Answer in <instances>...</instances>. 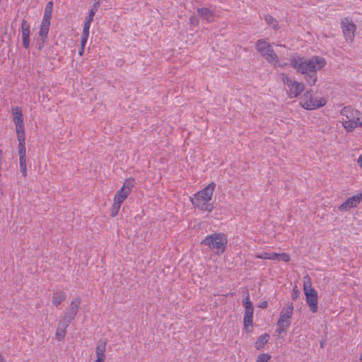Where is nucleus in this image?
<instances>
[{"instance_id": "obj_1", "label": "nucleus", "mask_w": 362, "mask_h": 362, "mask_svg": "<svg viewBox=\"0 0 362 362\" xmlns=\"http://www.w3.org/2000/svg\"><path fill=\"white\" fill-rule=\"evenodd\" d=\"M291 66L304 76V79L310 86L315 85L317 75V71L322 69L327 62L320 56H314L310 59L298 56L291 57L290 59Z\"/></svg>"}, {"instance_id": "obj_2", "label": "nucleus", "mask_w": 362, "mask_h": 362, "mask_svg": "<svg viewBox=\"0 0 362 362\" xmlns=\"http://www.w3.org/2000/svg\"><path fill=\"white\" fill-rule=\"evenodd\" d=\"M227 243V235L222 233L209 235L201 242V245L209 247L217 255H221L225 252Z\"/></svg>"}, {"instance_id": "obj_3", "label": "nucleus", "mask_w": 362, "mask_h": 362, "mask_svg": "<svg viewBox=\"0 0 362 362\" xmlns=\"http://www.w3.org/2000/svg\"><path fill=\"white\" fill-rule=\"evenodd\" d=\"M256 49L258 52L269 62L273 63L274 66L284 67L287 64H281L279 57L272 47L264 40H258L256 42Z\"/></svg>"}, {"instance_id": "obj_4", "label": "nucleus", "mask_w": 362, "mask_h": 362, "mask_svg": "<svg viewBox=\"0 0 362 362\" xmlns=\"http://www.w3.org/2000/svg\"><path fill=\"white\" fill-rule=\"evenodd\" d=\"M293 313V304L288 302L286 306L280 312L279 318L276 322V332L279 334L286 332L291 324V318Z\"/></svg>"}, {"instance_id": "obj_5", "label": "nucleus", "mask_w": 362, "mask_h": 362, "mask_svg": "<svg viewBox=\"0 0 362 362\" xmlns=\"http://www.w3.org/2000/svg\"><path fill=\"white\" fill-rule=\"evenodd\" d=\"M279 78L287 86V95L290 98H294L300 95L305 89V85L302 82H298L289 77L285 73L279 74Z\"/></svg>"}, {"instance_id": "obj_6", "label": "nucleus", "mask_w": 362, "mask_h": 362, "mask_svg": "<svg viewBox=\"0 0 362 362\" xmlns=\"http://www.w3.org/2000/svg\"><path fill=\"white\" fill-rule=\"evenodd\" d=\"M303 289L305 296L306 303L313 313L317 312V293L312 288L311 280L308 275L303 277Z\"/></svg>"}, {"instance_id": "obj_7", "label": "nucleus", "mask_w": 362, "mask_h": 362, "mask_svg": "<svg viewBox=\"0 0 362 362\" xmlns=\"http://www.w3.org/2000/svg\"><path fill=\"white\" fill-rule=\"evenodd\" d=\"M327 100L325 98L317 100L314 98L310 91H307L300 100L301 106L305 110H315L326 105Z\"/></svg>"}, {"instance_id": "obj_8", "label": "nucleus", "mask_w": 362, "mask_h": 362, "mask_svg": "<svg viewBox=\"0 0 362 362\" xmlns=\"http://www.w3.org/2000/svg\"><path fill=\"white\" fill-rule=\"evenodd\" d=\"M341 27L346 40L352 42L354 39L355 32L357 29L356 24L346 18L341 21Z\"/></svg>"}, {"instance_id": "obj_9", "label": "nucleus", "mask_w": 362, "mask_h": 362, "mask_svg": "<svg viewBox=\"0 0 362 362\" xmlns=\"http://www.w3.org/2000/svg\"><path fill=\"white\" fill-rule=\"evenodd\" d=\"M81 303V299L80 297L76 296L74 298L69 305L66 308L63 318L71 322L75 318L80 309Z\"/></svg>"}, {"instance_id": "obj_10", "label": "nucleus", "mask_w": 362, "mask_h": 362, "mask_svg": "<svg viewBox=\"0 0 362 362\" xmlns=\"http://www.w3.org/2000/svg\"><path fill=\"white\" fill-rule=\"evenodd\" d=\"M362 200V192L348 198L341 204L338 209L340 211H347L352 208L356 207Z\"/></svg>"}, {"instance_id": "obj_11", "label": "nucleus", "mask_w": 362, "mask_h": 362, "mask_svg": "<svg viewBox=\"0 0 362 362\" xmlns=\"http://www.w3.org/2000/svg\"><path fill=\"white\" fill-rule=\"evenodd\" d=\"M216 184L211 182L205 188L196 193L193 198H199L204 201H210L211 199Z\"/></svg>"}, {"instance_id": "obj_12", "label": "nucleus", "mask_w": 362, "mask_h": 362, "mask_svg": "<svg viewBox=\"0 0 362 362\" xmlns=\"http://www.w3.org/2000/svg\"><path fill=\"white\" fill-rule=\"evenodd\" d=\"M71 322L62 317L57 324L55 337L58 341H63L66 334V329Z\"/></svg>"}, {"instance_id": "obj_13", "label": "nucleus", "mask_w": 362, "mask_h": 362, "mask_svg": "<svg viewBox=\"0 0 362 362\" xmlns=\"http://www.w3.org/2000/svg\"><path fill=\"white\" fill-rule=\"evenodd\" d=\"M22 30V41L24 48L28 49L30 47V24L25 21L23 20L21 23Z\"/></svg>"}, {"instance_id": "obj_14", "label": "nucleus", "mask_w": 362, "mask_h": 362, "mask_svg": "<svg viewBox=\"0 0 362 362\" xmlns=\"http://www.w3.org/2000/svg\"><path fill=\"white\" fill-rule=\"evenodd\" d=\"M191 202L195 207L202 211L211 212L214 209L213 204L209 203V201H204L199 198H191Z\"/></svg>"}, {"instance_id": "obj_15", "label": "nucleus", "mask_w": 362, "mask_h": 362, "mask_svg": "<svg viewBox=\"0 0 362 362\" xmlns=\"http://www.w3.org/2000/svg\"><path fill=\"white\" fill-rule=\"evenodd\" d=\"M107 341L104 339H100L95 348V354L97 358L96 360H100L102 361H105V350H106Z\"/></svg>"}, {"instance_id": "obj_16", "label": "nucleus", "mask_w": 362, "mask_h": 362, "mask_svg": "<svg viewBox=\"0 0 362 362\" xmlns=\"http://www.w3.org/2000/svg\"><path fill=\"white\" fill-rule=\"evenodd\" d=\"M341 123L346 132H351L356 127H360L359 124H361V121L358 117H354L349 119H343Z\"/></svg>"}, {"instance_id": "obj_17", "label": "nucleus", "mask_w": 362, "mask_h": 362, "mask_svg": "<svg viewBox=\"0 0 362 362\" xmlns=\"http://www.w3.org/2000/svg\"><path fill=\"white\" fill-rule=\"evenodd\" d=\"M197 14L199 17L202 19L206 20V21L211 23L214 20V12L208 8H198Z\"/></svg>"}, {"instance_id": "obj_18", "label": "nucleus", "mask_w": 362, "mask_h": 362, "mask_svg": "<svg viewBox=\"0 0 362 362\" xmlns=\"http://www.w3.org/2000/svg\"><path fill=\"white\" fill-rule=\"evenodd\" d=\"M253 313H254V312H249V313H245V315H244V319H243L244 329L247 333H250L252 331Z\"/></svg>"}, {"instance_id": "obj_19", "label": "nucleus", "mask_w": 362, "mask_h": 362, "mask_svg": "<svg viewBox=\"0 0 362 362\" xmlns=\"http://www.w3.org/2000/svg\"><path fill=\"white\" fill-rule=\"evenodd\" d=\"M16 126V132L18 139H25L23 120L13 122Z\"/></svg>"}, {"instance_id": "obj_20", "label": "nucleus", "mask_w": 362, "mask_h": 362, "mask_svg": "<svg viewBox=\"0 0 362 362\" xmlns=\"http://www.w3.org/2000/svg\"><path fill=\"white\" fill-rule=\"evenodd\" d=\"M65 298L66 294L64 291H55L53 293L52 303L57 307L65 300Z\"/></svg>"}, {"instance_id": "obj_21", "label": "nucleus", "mask_w": 362, "mask_h": 362, "mask_svg": "<svg viewBox=\"0 0 362 362\" xmlns=\"http://www.w3.org/2000/svg\"><path fill=\"white\" fill-rule=\"evenodd\" d=\"M269 339V334L267 333L259 336L255 342V348L257 350L262 349L264 346V345L268 342Z\"/></svg>"}, {"instance_id": "obj_22", "label": "nucleus", "mask_w": 362, "mask_h": 362, "mask_svg": "<svg viewBox=\"0 0 362 362\" xmlns=\"http://www.w3.org/2000/svg\"><path fill=\"white\" fill-rule=\"evenodd\" d=\"M247 296L243 300V305L245 308V313L254 312L252 303L250 300L249 293L246 291Z\"/></svg>"}, {"instance_id": "obj_23", "label": "nucleus", "mask_w": 362, "mask_h": 362, "mask_svg": "<svg viewBox=\"0 0 362 362\" xmlns=\"http://www.w3.org/2000/svg\"><path fill=\"white\" fill-rule=\"evenodd\" d=\"M11 113L13 115V122L23 120V115L21 107H13L11 109Z\"/></svg>"}, {"instance_id": "obj_24", "label": "nucleus", "mask_w": 362, "mask_h": 362, "mask_svg": "<svg viewBox=\"0 0 362 362\" xmlns=\"http://www.w3.org/2000/svg\"><path fill=\"white\" fill-rule=\"evenodd\" d=\"M19 164L22 176L25 177L27 176L26 156H19Z\"/></svg>"}, {"instance_id": "obj_25", "label": "nucleus", "mask_w": 362, "mask_h": 362, "mask_svg": "<svg viewBox=\"0 0 362 362\" xmlns=\"http://www.w3.org/2000/svg\"><path fill=\"white\" fill-rule=\"evenodd\" d=\"M49 25L41 23L39 35L41 38V40H42L43 42H45V40L47 38V34L49 32Z\"/></svg>"}, {"instance_id": "obj_26", "label": "nucleus", "mask_w": 362, "mask_h": 362, "mask_svg": "<svg viewBox=\"0 0 362 362\" xmlns=\"http://www.w3.org/2000/svg\"><path fill=\"white\" fill-rule=\"evenodd\" d=\"M341 116L346 117V119H351L355 117L354 111L350 107H344L340 111Z\"/></svg>"}, {"instance_id": "obj_27", "label": "nucleus", "mask_w": 362, "mask_h": 362, "mask_svg": "<svg viewBox=\"0 0 362 362\" xmlns=\"http://www.w3.org/2000/svg\"><path fill=\"white\" fill-rule=\"evenodd\" d=\"M18 154L19 156H26V148H25V139H18Z\"/></svg>"}, {"instance_id": "obj_28", "label": "nucleus", "mask_w": 362, "mask_h": 362, "mask_svg": "<svg viewBox=\"0 0 362 362\" xmlns=\"http://www.w3.org/2000/svg\"><path fill=\"white\" fill-rule=\"evenodd\" d=\"M264 20L268 25L272 27V28L275 30L278 29V22L271 15H266L264 16Z\"/></svg>"}, {"instance_id": "obj_29", "label": "nucleus", "mask_w": 362, "mask_h": 362, "mask_svg": "<svg viewBox=\"0 0 362 362\" xmlns=\"http://www.w3.org/2000/svg\"><path fill=\"white\" fill-rule=\"evenodd\" d=\"M98 4H99V2H98L97 4H94L92 6V8L89 11L88 16L86 18V22L91 23L93 21V17L98 8Z\"/></svg>"}, {"instance_id": "obj_30", "label": "nucleus", "mask_w": 362, "mask_h": 362, "mask_svg": "<svg viewBox=\"0 0 362 362\" xmlns=\"http://www.w3.org/2000/svg\"><path fill=\"white\" fill-rule=\"evenodd\" d=\"M135 181L134 178H128L123 183L122 187L127 189L129 192H132V189L134 186Z\"/></svg>"}, {"instance_id": "obj_31", "label": "nucleus", "mask_w": 362, "mask_h": 362, "mask_svg": "<svg viewBox=\"0 0 362 362\" xmlns=\"http://www.w3.org/2000/svg\"><path fill=\"white\" fill-rule=\"evenodd\" d=\"M124 195L117 194H116L114 197V202L113 204L121 206V204L124 202V201L127 199L124 197Z\"/></svg>"}, {"instance_id": "obj_32", "label": "nucleus", "mask_w": 362, "mask_h": 362, "mask_svg": "<svg viewBox=\"0 0 362 362\" xmlns=\"http://www.w3.org/2000/svg\"><path fill=\"white\" fill-rule=\"evenodd\" d=\"M271 358L269 354H261L258 356L256 362H268Z\"/></svg>"}, {"instance_id": "obj_33", "label": "nucleus", "mask_w": 362, "mask_h": 362, "mask_svg": "<svg viewBox=\"0 0 362 362\" xmlns=\"http://www.w3.org/2000/svg\"><path fill=\"white\" fill-rule=\"evenodd\" d=\"M90 23H88V22L85 21V23L83 25V28L82 37H88Z\"/></svg>"}, {"instance_id": "obj_34", "label": "nucleus", "mask_w": 362, "mask_h": 362, "mask_svg": "<svg viewBox=\"0 0 362 362\" xmlns=\"http://www.w3.org/2000/svg\"><path fill=\"white\" fill-rule=\"evenodd\" d=\"M51 18H52V13L45 12L41 23L50 25Z\"/></svg>"}, {"instance_id": "obj_35", "label": "nucleus", "mask_w": 362, "mask_h": 362, "mask_svg": "<svg viewBox=\"0 0 362 362\" xmlns=\"http://www.w3.org/2000/svg\"><path fill=\"white\" fill-rule=\"evenodd\" d=\"M278 260L283 261L284 262H288L290 261V256L288 254L285 252L279 253Z\"/></svg>"}, {"instance_id": "obj_36", "label": "nucleus", "mask_w": 362, "mask_h": 362, "mask_svg": "<svg viewBox=\"0 0 362 362\" xmlns=\"http://www.w3.org/2000/svg\"><path fill=\"white\" fill-rule=\"evenodd\" d=\"M119 208H120L119 206H117L115 204H112V209H111V214H110L112 217H115L117 215Z\"/></svg>"}, {"instance_id": "obj_37", "label": "nucleus", "mask_w": 362, "mask_h": 362, "mask_svg": "<svg viewBox=\"0 0 362 362\" xmlns=\"http://www.w3.org/2000/svg\"><path fill=\"white\" fill-rule=\"evenodd\" d=\"M256 257L258 259H270V253L264 252L257 255Z\"/></svg>"}, {"instance_id": "obj_38", "label": "nucleus", "mask_w": 362, "mask_h": 362, "mask_svg": "<svg viewBox=\"0 0 362 362\" xmlns=\"http://www.w3.org/2000/svg\"><path fill=\"white\" fill-rule=\"evenodd\" d=\"M131 192H129L127 189H124L122 187V188L117 191V192L116 194H121V195H124L125 198H127V197L129 196V194H130Z\"/></svg>"}, {"instance_id": "obj_39", "label": "nucleus", "mask_w": 362, "mask_h": 362, "mask_svg": "<svg viewBox=\"0 0 362 362\" xmlns=\"http://www.w3.org/2000/svg\"><path fill=\"white\" fill-rule=\"evenodd\" d=\"M52 10H53V3H52V1H49L46 4L45 12L52 13Z\"/></svg>"}, {"instance_id": "obj_40", "label": "nucleus", "mask_w": 362, "mask_h": 362, "mask_svg": "<svg viewBox=\"0 0 362 362\" xmlns=\"http://www.w3.org/2000/svg\"><path fill=\"white\" fill-rule=\"evenodd\" d=\"M189 21L192 25H194L195 26H197L199 25V19L194 15L190 17Z\"/></svg>"}, {"instance_id": "obj_41", "label": "nucleus", "mask_w": 362, "mask_h": 362, "mask_svg": "<svg viewBox=\"0 0 362 362\" xmlns=\"http://www.w3.org/2000/svg\"><path fill=\"white\" fill-rule=\"evenodd\" d=\"M88 37H81V47H84L86 42H87V40H88Z\"/></svg>"}, {"instance_id": "obj_42", "label": "nucleus", "mask_w": 362, "mask_h": 362, "mask_svg": "<svg viewBox=\"0 0 362 362\" xmlns=\"http://www.w3.org/2000/svg\"><path fill=\"white\" fill-rule=\"evenodd\" d=\"M279 253H276V252L270 253V259H272V260L279 259Z\"/></svg>"}, {"instance_id": "obj_43", "label": "nucleus", "mask_w": 362, "mask_h": 362, "mask_svg": "<svg viewBox=\"0 0 362 362\" xmlns=\"http://www.w3.org/2000/svg\"><path fill=\"white\" fill-rule=\"evenodd\" d=\"M268 306V303L267 301H263L261 303V304L259 305V308H262V309H266Z\"/></svg>"}, {"instance_id": "obj_44", "label": "nucleus", "mask_w": 362, "mask_h": 362, "mask_svg": "<svg viewBox=\"0 0 362 362\" xmlns=\"http://www.w3.org/2000/svg\"><path fill=\"white\" fill-rule=\"evenodd\" d=\"M357 163L362 170V154L359 156L357 160Z\"/></svg>"}, {"instance_id": "obj_45", "label": "nucleus", "mask_w": 362, "mask_h": 362, "mask_svg": "<svg viewBox=\"0 0 362 362\" xmlns=\"http://www.w3.org/2000/svg\"><path fill=\"white\" fill-rule=\"evenodd\" d=\"M2 160H3V151L0 150V167L2 165Z\"/></svg>"}, {"instance_id": "obj_46", "label": "nucleus", "mask_w": 362, "mask_h": 362, "mask_svg": "<svg viewBox=\"0 0 362 362\" xmlns=\"http://www.w3.org/2000/svg\"><path fill=\"white\" fill-rule=\"evenodd\" d=\"M44 43H45V42H43L42 40L41 42L39 43V45H38V49L39 50H41L43 48Z\"/></svg>"}, {"instance_id": "obj_47", "label": "nucleus", "mask_w": 362, "mask_h": 362, "mask_svg": "<svg viewBox=\"0 0 362 362\" xmlns=\"http://www.w3.org/2000/svg\"><path fill=\"white\" fill-rule=\"evenodd\" d=\"M293 293H294V294L293 295V298L296 299L297 298V296H298V291L296 290V289H293Z\"/></svg>"}, {"instance_id": "obj_48", "label": "nucleus", "mask_w": 362, "mask_h": 362, "mask_svg": "<svg viewBox=\"0 0 362 362\" xmlns=\"http://www.w3.org/2000/svg\"><path fill=\"white\" fill-rule=\"evenodd\" d=\"M83 52H84V47H81V48H80V49H79V51H78V54H79L80 56H82V55H83Z\"/></svg>"}, {"instance_id": "obj_49", "label": "nucleus", "mask_w": 362, "mask_h": 362, "mask_svg": "<svg viewBox=\"0 0 362 362\" xmlns=\"http://www.w3.org/2000/svg\"><path fill=\"white\" fill-rule=\"evenodd\" d=\"M0 362H6V361L4 360V358L3 356L1 355V353H0Z\"/></svg>"}, {"instance_id": "obj_50", "label": "nucleus", "mask_w": 362, "mask_h": 362, "mask_svg": "<svg viewBox=\"0 0 362 362\" xmlns=\"http://www.w3.org/2000/svg\"><path fill=\"white\" fill-rule=\"evenodd\" d=\"M233 295H234V293H228V294L226 295V296H233Z\"/></svg>"}, {"instance_id": "obj_51", "label": "nucleus", "mask_w": 362, "mask_h": 362, "mask_svg": "<svg viewBox=\"0 0 362 362\" xmlns=\"http://www.w3.org/2000/svg\"><path fill=\"white\" fill-rule=\"evenodd\" d=\"M359 360L362 362V353H361V356H360Z\"/></svg>"}, {"instance_id": "obj_52", "label": "nucleus", "mask_w": 362, "mask_h": 362, "mask_svg": "<svg viewBox=\"0 0 362 362\" xmlns=\"http://www.w3.org/2000/svg\"><path fill=\"white\" fill-rule=\"evenodd\" d=\"M94 362H104V361H100V360H95Z\"/></svg>"}, {"instance_id": "obj_53", "label": "nucleus", "mask_w": 362, "mask_h": 362, "mask_svg": "<svg viewBox=\"0 0 362 362\" xmlns=\"http://www.w3.org/2000/svg\"><path fill=\"white\" fill-rule=\"evenodd\" d=\"M360 127H362V121L361 122V124H359Z\"/></svg>"}]
</instances>
